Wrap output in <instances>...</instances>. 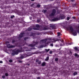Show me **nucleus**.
Returning <instances> with one entry per match:
<instances>
[{
	"label": "nucleus",
	"instance_id": "nucleus-15",
	"mask_svg": "<svg viewBox=\"0 0 79 79\" xmlns=\"http://www.w3.org/2000/svg\"><path fill=\"white\" fill-rule=\"evenodd\" d=\"M42 29L43 31H45L46 30H48V28L46 27H44L42 28Z\"/></svg>",
	"mask_w": 79,
	"mask_h": 79
},
{
	"label": "nucleus",
	"instance_id": "nucleus-38",
	"mask_svg": "<svg viewBox=\"0 0 79 79\" xmlns=\"http://www.w3.org/2000/svg\"><path fill=\"white\" fill-rule=\"evenodd\" d=\"M61 42L63 43V44H64V41L63 40H62L61 41Z\"/></svg>",
	"mask_w": 79,
	"mask_h": 79
},
{
	"label": "nucleus",
	"instance_id": "nucleus-7",
	"mask_svg": "<svg viewBox=\"0 0 79 79\" xmlns=\"http://www.w3.org/2000/svg\"><path fill=\"white\" fill-rule=\"evenodd\" d=\"M7 47H8V48H15V45H11L10 46V44H8L7 45Z\"/></svg>",
	"mask_w": 79,
	"mask_h": 79
},
{
	"label": "nucleus",
	"instance_id": "nucleus-58",
	"mask_svg": "<svg viewBox=\"0 0 79 79\" xmlns=\"http://www.w3.org/2000/svg\"><path fill=\"white\" fill-rule=\"evenodd\" d=\"M30 54V52H28L27 53V54Z\"/></svg>",
	"mask_w": 79,
	"mask_h": 79
},
{
	"label": "nucleus",
	"instance_id": "nucleus-23",
	"mask_svg": "<svg viewBox=\"0 0 79 79\" xmlns=\"http://www.w3.org/2000/svg\"><path fill=\"white\" fill-rule=\"evenodd\" d=\"M45 50L46 51V52H49V51H50V49H45Z\"/></svg>",
	"mask_w": 79,
	"mask_h": 79
},
{
	"label": "nucleus",
	"instance_id": "nucleus-30",
	"mask_svg": "<svg viewBox=\"0 0 79 79\" xmlns=\"http://www.w3.org/2000/svg\"><path fill=\"white\" fill-rule=\"evenodd\" d=\"M13 18H15V15H13L12 16H11L10 17V18L11 19H13Z\"/></svg>",
	"mask_w": 79,
	"mask_h": 79
},
{
	"label": "nucleus",
	"instance_id": "nucleus-62",
	"mask_svg": "<svg viewBox=\"0 0 79 79\" xmlns=\"http://www.w3.org/2000/svg\"><path fill=\"white\" fill-rule=\"evenodd\" d=\"M27 34H29V33H27Z\"/></svg>",
	"mask_w": 79,
	"mask_h": 79
},
{
	"label": "nucleus",
	"instance_id": "nucleus-22",
	"mask_svg": "<svg viewBox=\"0 0 79 79\" xmlns=\"http://www.w3.org/2000/svg\"><path fill=\"white\" fill-rule=\"evenodd\" d=\"M35 26L36 27H37L38 28V27H40V25L39 24H36L35 25Z\"/></svg>",
	"mask_w": 79,
	"mask_h": 79
},
{
	"label": "nucleus",
	"instance_id": "nucleus-16",
	"mask_svg": "<svg viewBox=\"0 0 79 79\" xmlns=\"http://www.w3.org/2000/svg\"><path fill=\"white\" fill-rule=\"evenodd\" d=\"M45 64H46V63L44 62L42 63L41 66H45Z\"/></svg>",
	"mask_w": 79,
	"mask_h": 79
},
{
	"label": "nucleus",
	"instance_id": "nucleus-21",
	"mask_svg": "<svg viewBox=\"0 0 79 79\" xmlns=\"http://www.w3.org/2000/svg\"><path fill=\"white\" fill-rule=\"evenodd\" d=\"M74 50H77H77H78V48H77V47H75L74 48Z\"/></svg>",
	"mask_w": 79,
	"mask_h": 79
},
{
	"label": "nucleus",
	"instance_id": "nucleus-41",
	"mask_svg": "<svg viewBox=\"0 0 79 79\" xmlns=\"http://www.w3.org/2000/svg\"><path fill=\"white\" fill-rule=\"evenodd\" d=\"M37 35H40V33L39 32H38L37 33Z\"/></svg>",
	"mask_w": 79,
	"mask_h": 79
},
{
	"label": "nucleus",
	"instance_id": "nucleus-11",
	"mask_svg": "<svg viewBox=\"0 0 79 79\" xmlns=\"http://www.w3.org/2000/svg\"><path fill=\"white\" fill-rule=\"evenodd\" d=\"M50 27H51L52 29H56V27L53 25H51Z\"/></svg>",
	"mask_w": 79,
	"mask_h": 79
},
{
	"label": "nucleus",
	"instance_id": "nucleus-44",
	"mask_svg": "<svg viewBox=\"0 0 79 79\" xmlns=\"http://www.w3.org/2000/svg\"><path fill=\"white\" fill-rule=\"evenodd\" d=\"M36 63H38V62H39V60L37 59L36 60Z\"/></svg>",
	"mask_w": 79,
	"mask_h": 79
},
{
	"label": "nucleus",
	"instance_id": "nucleus-37",
	"mask_svg": "<svg viewBox=\"0 0 79 79\" xmlns=\"http://www.w3.org/2000/svg\"><path fill=\"white\" fill-rule=\"evenodd\" d=\"M2 77L3 79H5V78L6 77H5V76H4V75H3L2 76Z\"/></svg>",
	"mask_w": 79,
	"mask_h": 79
},
{
	"label": "nucleus",
	"instance_id": "nucleus-33",
	"mask_svg": "<svg viewBox=\"0 0 79 79\" xmlns=\"http://www.w3.org/2000/svg\"><path fill=\"white\" fill-rule=\"evenodd\" d=\"M15 40H12V43L13 44V43H15Z\"/></svg>",
	"mask_w": 79,
	"mask_h": 79
},
{
	"label": "nucleus",
	"instance_id": "nucleus-49",
	"mask_svg": "<svg viewBox=\"0 0 79 79\" xmlns=\"http://www.w3.org/2000/svg\"><path fill=\"white\" fill-rule=\"evenodd\" d=\"M37 79H40V77H37Z\"/></svg>",
	"mask_w": 79,
	"mask_h": 79
},
{
	"label": "nucleus",
	"instance_id": "nucleus-27",
	"mask_svg": "<svg viewBox=\"0 0 79 79\" xmlns=\"http://www.w3.org/2000/svg\"><path fill=\"white\" fill-rule=\"evenodd\" d=\"M47 10H43V12L44 13H46V12H47Z\"/></svg>",
	"mask_w": 79,
	"mask_h": 79
},
{
	"label": "nucleus",
	"instance_id": "nucleus-55",
	"mask_svg": "<svg viewBox=\"0 0 79 79\" xmlns=\"http://www.w3.org/2000/svg\"><path fill=\"white\" fill-rule=\"evenodd\" d=\"M71 1L72 2H73L74 1V0H71Z\"/></svg>",
	"mask_w": 79,
	"mask_h": 79
},
{
	"label": "nucleus",
	"instance_id": "nucleus-51",
	"mask_svg": "<svg viewBox=\"0 0 79 79\" xmlns=\"http://www.w3.org/2000/svg\"><path fill=\"white\" fill-rule=\"evenodd\" d=\"M27 65L28 66H29L30 65V64H28V63H27Z\"/></svg>",
	"mask_w": 79,
	"mask_h": 79
},
{
	"label": "nucleus",
	"instance_id": "nucleus-14",
	"mask_svg": "<svg viewBox=\"0 0 79 79\" xmlns=\"http://www.w3.org/2000/svg\"><path fill=\"white\" fill-rule=\"evenodd\" d=\"M32 27H29L27 29V31H32Z\"/></svg>",
	"mask_w": 79,
	"mask_h": 79
},
{
	"label": "nucleus",
	"instance_id": "nucleus-20",
	"mask_svg": "<svg viewBox=\"0 0 79 79\" xmlns=\"http://www.w3.org/2000/svg\"><path fill=\"white\" fill-rule=\"evenodd\" d=\"M77 73L76 72H74L73 73V75L74 76H76V75H77Z\"/></svg>",
	"mask_w": 79,
	"mask_h": 79
},
{
	"label": "nucleus",
	"instance_id": "nucleus-24",
	"mask_svg": "<svg viewBox=\"0 0 79 79\" xmlns=\"http://www.w3.org/2000/svg\"><path fill=\"white\" fill-rule=\"evenodd\" d=\"M38 53H39V51H37L36 52H34V54H38Z\"/></svg>",
	"mask_w": 79,
	"mask_h": 79
},
{
	"label": "nucleus",
	"instance_id": "nucleus-52",
	"mask_svg": "<svg viewBox=\"0 0 79 79\" xmlns=\"http://www.w3.org/2000/svg\"><path fill=\"white\" fill-rule=\"evenodd\" d=\"M50 42H51L50 41H48L47 43V44H48V43H50Z\"/></svg>",
	"mask_w": 79,
	"mask_h": 79
},
{
	"label": "nucleus",
	"instance_id": "nucleus-54",
	"mask_svg": "<svg viewBox=\"0 0 79 79\" xmlns=\"http://www.w3.org/2000/svg\"><path fill=\"white\" fill-rule=\"evenodd\" d=\"M73 19H76V17H73Z\"/></svg>",
	"mask_w": 79,
	"mask_h": 79
},
{
	"label": "nucleus",
	"instance_id": "nucleus-19",
	"mask_svg": "<svg viewBox=\"0 0 79 79\" xmlns=\"http://www.w3.org/2000/svg\"><path fill=\"white\" fill-rule=\"evenodd\" d=\"M44 45H40V48H44Z\"/></svg>",
	"mask_w": 79,
	"mask_h": 79
},
{
	"label": "nucleus",
	"instance_id": "nucleus-8",
	"mask_svg": "<svg viewBox=\"0 0 79 79\" xmlns=\"http://www.w3.org/2000/svg\"><path fill=\"white\" fill-rule=\"evenodd\" d=\"M52 40H53V41H51V42H55H55H56L57 41H59V40H58V39H56L55 38H53L52 39Z\"/></svg>",
	"mask_w": 79,
	"mask_h": 79
},
{
	"label": "nucleus",
	"instance_id": "nucleus-48",
	"mask_svg": "<svg viewBox=\"0 0 79 79\" xmlns=\"http://www.w3.org/2000/svg\"><path fill=\"white\" fill-rule=\"evenodd\" d=\"M19 63H22L23 62V61H21V60H19Z\"/></svg>",
	"mask_w": 79,
	"mask_h": 79
},
{
	"label": "nucleus",
	"instance_id": "nucleus-53",
	"mask_svg": "<svg viewBox=\"0 0 79 79\" xmlns=\"http://www.w3.org/2000/svg\"><path fill=\"white\" fill-rule=\"evenodd\" d=\"M0 63H3V61H0Z\"/></svg>",
	"mask_w": 79,
	"mask_h": 79
},
{
	"label": "nucleus",
	"instance_id": "nucleus-43",
	"mask_svg": "<svg viewBox=\"0 0 79 79\" xmlns=\"http://www.w3.org/2000/svg\"><path fill=\"white\" fill-rule=\"evenodd\" d=\"M6 44H9V43H10L9 42V41H6Z\"/></svg>",
	"mask_w": 79,
	"mask_h": 79
},
{
	"label": "nucleus",
	"instance_id": "nucleus-46",
	"mask_svg": "<svg viewBox=\"0 0 79 79\" xmlns=\"http://www.w3.org/2000/svg\"><path fill=\"white\" fill-rule=\"evenodd\" d=\"M50 54H52V51H50L49 52Z\"/></svg>",
	"mask_w": 79,
	"mask_h": 79
},
{
	"label": "nucleus",
	"instance_id": "nucleus-5",
	"mask_svg": "<svg viewBox=\"0 0 79 79\" xmlns=\"http://www.w3.org/2000/svg\"><path fill=\"white\" fill-rule=\"evenodd\" d=\"M27 54H23L21 56L20 58L21 59H23V58H26V57H27Z\"/></svg>",
	"mask_w": 79,
	"mask_h": 79
},
{
	"label": "nucleus",
	"instance_id": "nucleus-42",
	"mask_svg": "<svg viewBox=\"0 0 79 79\" xmlns=\"http://www.w3.org/2000/svg\"><path fill=\"white\" fill-rule=\"evenodd\" d=\"M37 21L38 23H39V22H40V19H37Z\"/></svg>",
	"mask_w": 79,
	"mask_h": 79
},
{
	"label": "nucleus",
	"instance_id": "nucleus-34",
	"mask_svg": "<svg viewBox=\"0 0 79 79\" xmlns=\"http://www.w3.org/2000/svg\"><path fill=\"white\" fill-rule=\"evenodd\" d=\"M55 61H58V58H56L55 59Z\"/></svg>",
	"mask_w": 79,
	"mask_h": 79
},
{
	"label": "nucleus",
	"instance_id": "nucleus-28",
	"mask_svg": "<svg viewBox=\"0 0 79 79\" xmlns=\"http://www.w3.org/2000/svg\"><path fill=\"white\" fill-rule=\"evenodd\" d=\"M28 39V37H25L24 38V40H26L27 39Z\"/></svg>",
	"mask_w": 79,
	"mask_h": 79
},
{
	"label": "nucleus",
	"instance_id": "nucleus-10",
	"mask_svg": "<svg viewBox=\"0 0 79 79\" xmlns=\"http://www.w3.org/2000/svg\"><path fill=\"white\" fill-rule=\"evenodd\" d=\"M58 20H60V19L59 18H55L52 19V21H58Z\"/></svg>",
	"mask_w": 79,
	"mask_h": 79
},
{
	"label": "nucleus",
	"instance_id": "nucleus-47",
	"mask_svg": "<svg viewBox=\"0 0 79 79\" xmlns=\"http://www.w3.org/2000/svg\"><path fill=\"white\" fill-rule=\"evenodd\" d=\"M69 53L70 54H71V55H72V52L70 51Z\"/></svg>",
	"mask_w": 79,
	"mask_h": 79
},
{
	"label": "nucleus",
	"instance_id": "nucleus-6",
	"mask_svg": "<svg viewBox=\"0 0 79 79\" xmlns=\"http://www.w3.org/2000/svg\"><path fill=\"white\" fill-rule=\"evenodd\" d=\"M24 35H25V33L24 32L20 33V34L19 35V38H22V37H23L24 36Z\"/></svg>",
	"mask_w": 79,
	"mask_h": 79
},
{
	"label": "nucleus",
	"instance_id": "nucleus-2",
	"mask_svg": "<svg viewBox=\"0 0 79 79\" xmlns=\"http://www.w3.org/2000/svg\"><path fill=\"white\" fill-rule=\"evenodd\" d=\"M70 30V31H71L72 33L74 35V36H76V35H77V32L76 31H74V29L73 28L72 26H70L69 27Z\"/></svg>",
	"mask_w": 79,
	"mask_h": 79
},
{
	"label": "nucleus",
	"instance_id": "nucleus-56",
	"mask_svg": "<svg viewBox=\"0 0 79 79\" xmlns=\"http://www.w3.org/2000/svg\"><path fill=\"white\" fill-rule=\"evenodd\" d=\"M31 0V1H32V2H34V1L35 0Z\"/></svg>",
	"mask_w": 79,
	"mask_h": 79
},
{
	"label": "nucleus",
	"instance_id": "nucleus-4",
	"mask_svg": "<svg viewBox=\"0 0 79 79\" xmlns=\"http://www.w3.org/2000/svg\"><path fill=\"white\" fill-rule=\"evenodd\" d=\"M56 13V10L55 9H53L52 13L50 15V16H54L55 15Z\"/></svg>",
	"mask_w": 79,
	"mask_h": 79
},
{
	"label": "nucleus",
	"instance_id": "nucleus-18",
	"mask_svg": "<svg viewBox=\"0 0 79 79\" xmlns=\"http://www.w3.org/2000/svg\"><path fill=\"white\" fill-rule=\"evenodd\" d=\"M34 35H35V33H31L30 35V36H34Z\"/></svg>",
	"mask_w": 79,
	"mask_h": 79
},
{
	"label": "nucleus",
	"instance_id": "nucleus-26",
	"mask_svg": "<svg viewBox=\"0 0 79 79\" xmlns=\"http://www.w3.org/2000/svg\"><path fill=\"white\" fill-rule=\"evenodd\" d=\"M60 34H61V33L60 32L57 33V35L58 36H60Z\"/></svg>",
	"mask_w": 79,
	"mask_h": 79
},
{
	"label": "nucleus",
	"instance_id": "nucleus-35",
	"mask_svg": "<svg viewBox=\"0 0 79 79\" xmlns=\"http://www.w3.org/2000/svg\"><path fill=\"white\" fill-rule=\"evenodd\" d=\"M34 4H32L30 6L31 7H33V6H34Z\"/></svg>",
	"mask_w": 79,
	"mask_h": 79
},
{
	"label": "nucleus",
	"instance_id": "nucleus-3",
	"mask_svg": "<svg viewBox=\"0 0 79 79\" xmlns=\"http://www.w3.org/2000/svg\"><path fill=\"white\" fill-rule=\"evenodd\" d=\"M33 44H31L29 45L28 46L29 47V46H30V47H34L36 45H37L38 44L39 42L38 41L35 42V41H33Z\"/></svg>",
	"mask_w": 79,
	"mask_h": 79
},
{
	"label": "nucleus",
	"instance_id": "nucleus-13",
	"mask_svg": "<svg viewBox=\"0 0 79 79\" xmlns=\"http://www.w3.org/2000/svg\"><path fill=\"white\" fill-rule=\"evenodd\" d=\"M47 39H45L43 40H40V42H47Z\"/></svg>",
	"mask_w": 79,
	"mask_h": 79
},
{
	"label": "nucleus",
	"instance_id": "nucleus-9",
	"mask_svg": "<svg viewBox=\"0 0 79 79\" xmlns=\"http://www.w3.org/2000/svg\"><path fill=\"white\" fill-rule=\"evenodd\" d=\"M65 17L63 15H60L59 17V20L60 19H64Z\"/></svg>",
	"mask_w": 79,
	"mask_h": 79
},
{
	"label": "nucleus",
	"instance_id": "nucleus-59",
	"mask_svg": "<svg viewBox=\"0 0 79 79\" xmlns=\"http://www.w3.org/2000/svg\"><path fill=\"white\" fill-rule=\"evenodd\" d=\"M26 52H27V51H28V50H26Z\"/></svg>",
	"mask_w": 79,
	"mask_h": 79
},
{
	"label": "nucleus",
	"instance_id": "nucleus-31",
	"mask_svg": "<svg viewBox=\"0 0 79 79\" xmlns=\"http://www.w3.org/2000/svg\"><path fill=\"white\" fill-rule=\"evenodd\" d=\"M70 19V18H69V17H68L67 18V21H69Z\"/></svg>",
	"mask_w": 79,
	"mask_h": 79
},
{
	"label": "nucleus",
	"instance_id": "nucleus-40",
	"mask_svg": "<svg viewBox=\"0 0 79 79\" xmlns=\"http://www.w3.org/2000/svg\"><path fill=\"white\" fill-rule=\"evenodd\" d=\"M50 46L51 47H53V44H50Z\"/></svg>",
	"mask_w": 79,
	"mask_h": 79
},
{
	"label": "nucleus",
	"instance_id": "nucleus-17",
	"mask_svg": "<svg viewBox=\"0 0 79 79\" xmlns=\"http://www.w3.org/2000/svg\"><path fill=\"white\" fill-rule=\"evenodd\" d=\"M49 60V56H48L45 59V60L47 61H48Z\"/></svg>",
	"mask_w": 79,
	"mask_h": 79
},
{
	"label": "nucleus",
	"instance_id": "nucleus-45",
	"mask_svg": "<svg viewBox=\"0 0 79 79\" xmlns=\"http://www.w3.org/2000/svg\"><path fill=\"white\" fill-rule=\"evenodd\" d=\"M40 63H41V61H39L38 63V64H40Z\"/></svg>",
	"mask_w": 79,
	"mask_h": 79
},
{
	"label": "nucleus",
	"instance_id": "nucleus-60",
	"mask_svg": "<svg viewBox=\"0 0 79 79\" xmlns=\"http://www.w3.org/2000/svg\"><path fill=\"white\" fill-rule=\"evenodd\" d=\"M35 48H32L31 49H35Z\"/></svg>",
	"mask_w": 79,
	"mask_h": 79
},
{
	"label": "nucleus",
	"instance_id": "nucleus-57",
	"mask_svg": "<svg viewBox=\"0 0 79 79\" xmlns=\"http://www.w3.org/2000/svg\"><path fill=\"white\" fill-rule=\"evenodd\" d=\"M77 58H79V55H78V56H77Z\"/></svg>",
	"mask_w": 79,
	"mask_h": 79
},
{
	"label": "nucleus",
	"instance_id": "nucleus-29",
	"mask_svg": "<svg viewBox=\"0 0 79 79\" xmlns=\"http://www.w3.org/2000/svg\"><path fill=\"white\" fill-rule=\"evenodd\" d=\"M5 76H6V77L8 76V73H5Z\"/></svg>",
	"mask_w": 79,
	"mask_h": 79
},
{
	"label": "nucleus",
	"instance_id": "nucleus-61",
	"mask_svg": "<svg viewBox=\"0 0 79 79\" xmlns=\"http://www.w3.org/2000/svg\"><path fill=\"white\" fill-rule=\"evenodd\" d=\"M45 46H46V44H45Z\"/></svg>",
	"mask_w": 79,
	"mask_h": 79
},
{
	"label": "nucleus",
	"instance_id": "nucleus-32",
	"mask_svg": "<svg viewBox=\"0 0 79 79\" xmlns=\"http://www.w3.org/2000/svg\"><path fill=\"white\" fill-rule=\"evenodd\" d=\"M37 7L38 8H40V4H38L37 5Z\"/></svg>",
	"mask_w": 79,
	"mask_h": 79
},
{
	"label": "nucleus",
	"instance_id": "nucleus-39",
	"mask_svg": "<svg viewBox=\"0 0 79 79\" xmlns=\"http://www.w3.org/2000/svg\"><path fill=\"white\" fill-rule=\"evenodd\" d=\"M78 56V55H77V54L75 53V56Z\"/></svg>",
	"mask_w": 79,
	"mask_h": 79
},
{
	"label": "nucleus",
	"instance_id": "nucleus-50",
	"mask_svg": "<svg viewBox=\"0 0 79 79\" xmlns=\"http://www.w3.org/2000/svg\"><path fill=\"white\" fill-rule=\"evenodd\" d=\"M48 40H52V38H49L48 39Z\"/></svg>",
	"mask_w": 79,
	"mask_h": 79
},
{
	"label": "nucleus",
	"instance_id": "nucleus-12",
	"mask_svg": "<svg viewBox=\"0 0 79 79\" xmlns=\"http://www.w3.org/2000/svg\"><path fill=\"white\" fill-rule=\"evenodd\" d=\"M32 29H33V30H35V31H39V28L33 27L32 28Z\"/></svg>",
	"mask_w": 79,
	"mask_h": 79
},
{
	"label": "nucleus",
	"instance_id": "nucleus-1",
	"mask_svg": "<svg viewBox=\"0 0 79 79\" xmlns=\"http://www.w3.org/2000/svg\"><path fill=\"white\" fill-rule=\"evenodd\" d=\"M24 52V51L23 50V48H20V50L19 49H17L16 51L13 50L12 52V56H14L15 55H18V53H19L20 52Z\"/></svg>",
	"mask_w": 79,
	"mask_h": 79
},
{
	"label": "nucleus",
	"instance_id": "nucleus-25",
	"mask_svg": "<svg viewBox=\"0 0 79 79\" xmlns=\"http://www.w3.org/2000/svg\"><path fill=\"white\" fill-rule=\"evenodd\" d=\"M72 5L73 6H76V3H73Z\"/></svg>",
	"mask_w": 79,
	"mask_h": 79
},
{
	"label": "nucleus",
	"instance_id": "nucleus-36",
	"mask_svg": "<svg viewBox=\"0 0 79 79\" xmlns=\"http://www.w3.org/2000/svg\"><path fill=\"white\" fill-rule=\"evenodd\" d=\"M9 62H10V63H11L12 62H13V60H10L9 61Z\"/></svg>",
	"mask_w": 79,
	"mask_h": 79
}]
</instances>
